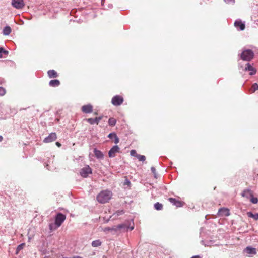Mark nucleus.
Instances as JSON below:
<instances>
[{
  "label": "nucleus",
  "instance_id": "nucleus-1",
  "mask_svg": "<svg viewBox=\"0 0 258 258\" xmlns=\"http://www.w3.org/2000/svg\"><path fill=\"white\" fill-rule=\"evenodd\" d=\"M112 196V192L108 190L101 191L96 197L97 201L101 204L108 202Z\"/></svg>",
  "mask_w": 258,
  "mask_h": 258
},
{
  "label": "nucleus",
  "instance_id": "nucleus-2",
  "mask_svg": "<svg viewBox=\"0 0 258 258\" xmlns=\"http://www.w3.org/2000/svg\"><path fill=\"white\" fill-rule=\"evenodd\" d=\"M254 56V53L251 50H244L241 54V58L244 61H249Z\"/></svg>",
  "mask_w": 258,
  "mask_h": 258
},
{
  "label": "nucleus",
  "instance_id": "nucleus-3",
  "mask_svg": "<svg viewBox=\"0 0 258 258\" xmlns=\"http://www.w3.org/2000/svg\"><path fill=\"white\" fill-rule=\"evenodd\" d=\"M66 219L65 215L60 213H58L55 218V225L56 226V227H60Z\"/></svg>",
  "mask_w": 258,
  "mask_h": 258
},
{
  "label": "nucleus",
  "instance_id": "nucleus-4",
  "mask_svg": "<svg viewBox=\"0 0 258 258\" xmlns=\"http://www.w3.org/2000/svg\"><path fill=\"white\" fill-rule=\"evenodd\" d=\"M12 6L17 9H21L25 6L23 0H12Z\"/></svg>",
  "mask_w": 258,
  "mask_h": 258
},
{
  "label": "nucleus",
  "instance_id": "nucleus-5",
  "mask_svg": "<svg viewBox=\"0 0 258 258\" xmlns=\"http://www.w3.org/2000/svg\"><path fill=\"white\" fill-rule=\"evenodd\" d=\"M91 173L92 169L88 165L82 168L80 172L81 176L84 178L87 177L88 175Z\"/></svg>",
  "mask_w": 258,
  "mask_h": 258
},
{
  "label": "nucleus",
  "instance_id": "nucleus-6",
  "mask_svg": "<svg viewBox=\"0 0 258 258\" xmlns=\"http://www.w3.org/2000/svg\"><path fill=\"white\" fill-rule=\"evenodd\" d=\"M123 98L121 96L116 95L112 98L111 103L114 106H119L123 103Z\"/></svg>",
  "mask_w": 258,
  "mask_h": 258
},
{
  "label": "nucleus",
  "instance_id": "nucleus-7",
  "mask_svg": "<svg viewBox=\"0 0 258 258\" xmlns=\"http://www.w3.org/2000/svg\"><path fill=\"white\" fill-rule=\"evenodd\" d=\"M57 139V135L55 133H50L48 137L43 140V142L45 143H50L55 141Z\"/></svg>",
  "mask_w": 258,
  "mask_h": 258
},
{
  "label": "nucleus",
  "instance_id": "nucleus-8",
  "mask_svg": "<svg viewBox=\"0 0 258 258\" xmlns=\"http://www.w3.org/2000/svg\"><path fill=\"white\" fill-rule=\"evenodd\" d=\"M119 152V148L118 146H114L109 151L108 156L110 158L115 156L116 153Z\"/></svg>",
  "mask_w": 258,
  "mask_h": 258
},
{
  "label": "nucleus",
  "instance_id": "nucleus-9",
  "mask_svg": "<svg viewBox=\"0 0 258 258\" xmlns=\"http://www.w3.org/2000/svg\"><path fill=\"white\" fill-rule=\"evenodd\" d=\"M218 215L219 216H228L230 215L229 210L226 208H220L218 210Z\"/></svg>",
  "mask_w": 258,
  "mask_h": 258
},
{
  "label": "nucleus",
  "instance_id": "nucleus-10",
  "mask_svg": "<svg viewBox=\"0 0 258 258\" xmlns=\"http://www.w3.org/2000/svg\"><path fill=\"white\" fill-rule=\"evenodd\" d=\"M81 110L85 113H90L93 111V106L90 104L83 105L81 108Z\"/></svg>",
  "mask_w": 258,
  "mask_h": 258
},
{
  "label": "nucleus",
  "instance_id": "nucleus-11",
  "mask_svg": "<svg viewBox=\"0 0 258 258\" xmlns=\"http://www.w3.org/2000/svg\"><path fill=\"white\" fill-rule=\"evenodd\" d=\"M115 232L127 230L129 227L125 224H121L116 226H114Z\"/></svg>",
  "mask_w": 258,
  "mask_h": 258
},
{
  "label": "nucleus",
  "instance_id": "nucleus-12",
  "mask_svg": "<svg viewBox=\"0 0 258 258\" xmlns=\"http://www.w3.org/2000/svg\"><path fill=\"white\" fill-rule=\"evenodd\" d=\"M102 119V116H99L98 117H96L94 119L93 118H88L86 119L87 121L90 124L93 125L94 124H96L98 125L99 124V121Z\"/></svg>",
  "mask_w": 258,
  "mask_h": 258
},
{
  "label": "nucleus",
  "instance_id": "nucleus-13",
  "mask_svg": "<svg viewBox=\"0 0 258 258\" xmlns=\"http://www.w3.org/2000/svg\"><path fill=\"white\" fill-rule=\"evenodd\" d=\"M168 200L170 203L175 205L177 207H180L183 205V202L180 201H178L174 198H169L168 199Z\"/></svg>",
  "mask_w": 258,
  "mask_h": 258
},
{
  "label": "nucleus",
  "instance_id": "nucleus-14",
  "mask_svg": "<svg viewBox=\"0 0 258 258\" xmlns=\"http://www.w3.org/2000/svg\"><path fill=\"white\" fill-rule=\"evenodd\" d=\"M234 26L237 28H239L240 30H243L245 27L244 23L240 20L235 21Z\"/></svg>",
  "mask_w": 258,
  "mask_h": 258
},
{
  "label": "nucleus",
  "instance_id": "nucleus-15",
  "mask_svg": "<svg viewBox=\"0 0 258 258\" xmlns=\"http://www.w3.org/2000/svg\"><path fill=\"white\" fill-rule=\"evenodd\" d=\"M253 192L251 190L245 189L243 191L241 194V196L243 197H245L247 199H249L252 196Z\"/></svg>",
  "mask_w": 258,
  "mask_h": 258
},
{
  "label": "nucleus",
  "instance_id": "nucleus-16",
  "mask_svg": "<svg viewBox=\"0 0 258 258\" xmlns=\"http://www.w3.org/2000/svg\"><path fill=\"white\" fill-rule=\"evenodd\" d=\"M244 70L249 71V74L250 75H254L256 72V69L249 63L246 65L244 69Z\"/></svg>",
  "mask_w": 258,
  "mask_h": 258
},
{
  "label": "nucleus",
  "instance_id": "nucleus-17",
  "mask_svg": "<svg viewBox=\"0 0 258 258\" xmlns=\"http://www.w3.org/2000/svg\"><path fill=\"white\" fill-rule=\"evenodd\" d=\"M244 251L248 254L255 255L256 254V251L255 248L247 247L246 248H245Z\"/></svg>",
  "mask_w": 258,
  "mask_h": 258
},
{
  "label": "nucleus",
  "instance_id": "nucleus-18",
  "mask_svg": "<svg viewBox=\"0 0 258 258\" xmlns=\"http://www.w3.org/2000/svg\"><path fill=\"white\" fill-rule=\"evenodd\" d=\"M108 137L109 138L111 139H114V143L115 144H117L119 142V138L117 136L116 134L115 133H114V132L110 133L108 135Z\"/></svg>",
  "mask_w": 258,
  "mask_h": 258
},
{
  "label": "nucleus",
  "instance_id": "nucleus-19",
  "mask_svg": "<svg viewBox=\"0 0 258 258\" xmlns=\"http://www.w3.org/2000/svg\"><path fill=\"white\" fill-rule=\"evenodd\" d=\"M94 153L95 157L98 159H103L104 155L101 151L96 149H94Z\"/></svg>",
  "mask_w": 258,
  "mask_h": 258
},
{
  "label": "nucleus",
  "instance_id": "nucleus-20",
  "mask_svg": "<svg viewBox=\"0 0 258 258\" xmlns=\"http://www.w3.org/2000/svg\"><path fill=\"white\" fill-rule=\"evenodd\" d=\"M49 78H56L58 76L57 73L54 70H49L47 72Z\"/></svg>",
  "mask_w": 258,
  "mask_h": 258
},
{
  "label": "nucleus",
  "instance_id": "nucleus-21",
  "mask_svg": "<svg viewBox=\"0 0 258 258\" xmlns=\"http://www.w3.org/2000/svg\"><path fill=\"white\" fill-rule=\"evenodd\" d=\"M49 84L51 87H56L60 85V81L58 80H51Z\"/></svg>",
  "mask_w": 258,
  "mask_h": 258
},
{
  "label": "nucleus",
  "instance_id": "nucleus-22",
  "mask_svg": "<svg viewBox=\"0 0 258 258\" xmlns=\"http://www.w3.org/2000/svg\"><path fill=\"white\" fill-rule=\"evenodd\" d=\"M11 32V28L10 26H6L3 31V34L5 35H8Z\"/></svg>",
  "mask_w": 258,
  "mask_h": 258
},
{
  "label": "nucleus",
  "instance_id": "nucleus-23",
  "mask_svg": "<svg viewBox=\"0 0 258 258\" xmlns=\"http://www.w3.org/2000/svg\"><path fill=\"white\" fill-rule=\"evenodd\" d=\"M102 242L100 240H96L92 242L91 245L94 247H97L101 246Z\"/></svg>",
  "mask_w": 258,
  "mask_h": 258
},
{
  "label": "nucleus",
  "instance_id": "nucleus-24",
  "mask_svg": "<svg viewBox=\"0 0 258 258\" xmlns=\"http://www.w3.org/2000/svg\"><path fill=\"white\" fill-rule=\"evenodd\" d=\"M247 215L248 216V217L252 218L254 219L255 220H258V213L254 214L251 212H248L247 213Z\"/></svg>",
  "mask_w": 258,
  "mask_h": 258
},
{
  "label": "nucleus",
  "instance_id": "nucleus-25",
  "mask_svg": "<svg viewBox=\"0 0 258 258\" xmlns=\"http://www.w3.org/2000/svg\"><path fill=\"white\" fill-rule=\"evenodd\" d=\"M258 90V84L257 83H254L251 88L249 90V92L250 93H254L255 91Z\"/></svg>",
  "mask_w": 258,
  "mask_h": 258
},
{
  "label": "nucleus",
  "instance_id": "nucleus-26",
  "mask_svg": "<svg viewBox=\"0 0 258 258\" xmlns=\"http://www.w3.org/2000/svg\"><path fill=\"white\" fill-rule=\"evenodd\" d=\"M8 54V51L5 50L3 48H0V58H3L5 57V56L7 55Z\"/></svg>",
  "mask_w": 258,
  "mask_h": 258
},
{
  "label": "nucleus",
  "instance_id": "nucleus-27",
  "mask_svg": "<svg viewBox=\"0 0 258 258\" xmlns=\"http://www.w3.org/2000/svg\"><path fill=\"white\" fill-rule=\"evenodd\" d=\"M116 120L114 118H110L108 120V124L111 126H114L116 124Z\"/></svg>",
  "mask_w": 258,
  "mask_h": 258
},
{
  "label": "nucleus",
  "instance_id": "nucleus-28",
  "mask_svg": "<svg viewBox=\"0 0 258 258\" xmlns=\"http://www.w3.org/2000/svg\"><path fill=\"white\" fill-rule=\"evenodd\" d=\"M154 208L157 210H161L163 209V205L162 204L157 202L155 203L154 205Z\"/></svg>",
  "mask_w": 258,
  "mask_h": 258
},
{
  "label": "nucleus",
  "instance_id": "nucleus-29",
  "mask_svg": "<svg viewBox=\"0 0 258 258\" xmlns=\"http://www.w3.org/2000/svg\"><path fill=\"white\" fill-rule=\"evenodd\" d=\"M124 213V211L123 210H118L117 211H116L115 213H114L113 214V216H114L115 217H117L120 215H123Z\"/></svg>",
  "mask_w": 258,
  "mask_h": 258
},
{
  "label": "nucleus",
  "instance_id": "nucleus-30",
  "mask_svg": "<svg viewBox=\"0 0 258 258\" xmlns=\"http://www.w3.org/2000/svg\"><path fill=\"white\" fill-rule=\"evenodd\" d=\"M25 245V243H22L18 246L17 249H16V253L17 254L18 253V252L24 248Z\"/></svg>",
  "mask_w": 258,
  "mask_h": 258
},
{
  "label": "nucleus",
  "instance_id": "nucleus-31",
  "mask_svg": "<svg viewBox=\"0 0 258 258\" xmlns=\"http://www.w3.org/2000/svg\"><path fill=\"white\" fill-rule=\"evenodd\" d=\"M138 159L140 161H144L146 160V157L144 155L138 154L137 156Z\"/></svg>",
  "mask_w": 258,
  "mask_h": 258
},
{
  "label": "nucleus",
  "instance_id": "nucleus-32",
  "mask_svg": "<svg viewBox=\"0 0 258 258\" xmlns=\"http://www.w3.org/2000/svg\"><path fill=\"white\" fill-rule=\"evenodd\" d=\"M250 202L253 204H256L258 202V199L257 198H255L253 197V195L250 198Z\"/></svg>",
  "mask_w": 258,
  "mask_h": 258
},
{
  "label": "nucleus",
  "instance_id": "nucleus-33",
  "mask_svg": "<svg viewBox=\"0 0 258 258\" xmlns=\"http://www.w3.org/2000/svg\"><path fill=\"white\" fill-rule=\"evenodd\" d=\"M104 231L105 232H106V231H115V229H114V226L112 227H106L104 229Z\"/></svg>",
  "mask_w": 258,
  "mask_h": 258
},
{
  "label": "nucleus",
  "instance_id": "nucleus-34",
  "mask_svg": "<svg viewBox=\"0 0 258 258\" xmlns=\"http://www.w3.org/2000/svg\"><path fill=\"white\" fill-rule=\"evenodd\" d=\"M130 154L132 156L136 157L138 156V154L135 150H132L130 152Z\"/></svg>",
  "mask_w": 258,
  "mask_h": 258
},
{
  "label": "nucleus",
  "instance_id": "nucleus-35",
  "mask_svg": "<svg viewBox=\"0 0 258 258\" xmlns=\"http://www.w3.org/2000/svg\"><path fill=\"white\" fill-rule=\"evenodd\" d=\"M6 93L5 90L3 87H0V96H3Z\"/></svg>",
  "mask_w": 258,
  "mask_h": 258
},
{
  "label": "nucleus",
  "instance_id": "nucleus-36",
  "mask_svg": "<svg viewBox=\"0 0 258 258\" xmlns=\"http://www.w3.org/2000/svg\"><path fill=\"white\" fill-rule=\"evenodd\" d=\"M151 169L152 173L154 174L155 177L156 178H157V173L156 172V169L154 167H151Z\"/></svg>",
  "mask_w": 258,
  "mask_h": 258
},
{
  "label": "nucleus",
  "instance_id": "nucleus-37",
  "mask_svg": "<svg viewBox=\"0 0 258 258\" xmlns=\"http://www.w3.org/2000/svg\"><path fill=\"white\" fill-rule=\"evenodd\" d=\"M57 228V227H56V226L54 227L53 224H49V229L51 231L54 230L56 229Z\"/></svg>",
  "mask_w": 258,
  "mask_h": 258
},
{
  "label": "nucleus",
  "instance_id": "nucleus-38",
  "mask_svg": "<svg viewBox=\"0 0 258 258\" xmlns=\"http://www.w3.org/2000/svg\"><path fill=\"white\" fill-rule=\"evenodd\" d=\"M226 3H234L235 0H224Z\"/></svg>",
  "mask_w": 258,
  "mask_h": 258
},
{
  "label": "nucleus",
  "instance_id": "nucleus-39",
  "mask_svg": "<svg viewBox=\"0 0 258 258\" xmlns=\"http://www.w3.org/2000/svg\"><path fill=\"white\" fill-rule=\"evenodd\" d=\"M55 144H56V145L57 147H61V144L59 142H56L55 143Z\"/></svg>",
  "mask_w": 258,
  "mask_h": 258
},
{
  "label": "nucleus",
  "instance_id": "nucleus-40",
  "mask_svg": "<svg viewBox=\"0 0 258 258\" xmlns=\"http://www.w3.org/2000/svg\"><path fill=\"white\" fill-rule=\"evenodd\" d=\"M130 184V182L128 180H126L124 183V185H129Z\"/></svg>",
  "mask_w": 258,
  "mask_h": 258
},
{
  "label": "nucleus",
  "instance_id": "nucleus-41",
  "mask_svg": "<svg viewBox=\"0 0 258 258\" xmlns=\"http://www.w3.org/2000/svg\"><path fill=\"white\" fill-rule=\"evenodd\" d=\"M191 258H201V257L198 255H196V256H192Z\"/></svg>",
  "mask_w": 258,
  "mask_h": 258
},
{
  "label": "nucleus",
  "instance_id": "nucleus-42",
  "mask_svg": "<svg viewBox=\"0 0 258 258\" xmlns=\"http://www.w3.org/2000/svg\"><path fill=\"white\" fill-rule=\"evenodd\" d=\"M3 140V137L2 136H0V142Z\"/></svg>",
  "mask_w": 258,
  "mask_h": 258
},
{
  "label": "nucleus",
  "instance_id": "nucleus-43",
  "mask_svg": "<svg viewBox=\"0 0 258 258\" xmlns=\"http://www.w3.org/2000/svg\"><path fill=\"white\" fill-rule=\"evenodd\" d=\"M133 229H134V227H133V226H132V227H131L130 228V230H133Z\"/></svg>",
  "mask_w": 258,
  "mask_h": 258
},
{
  "label": "nucleus",
  "instance_id": "nucleus-44",
  "mask_svg": "<svg viewBox=\"0 0 258 258\" xmlns=\"http://www.w3.org/2000/svg\"><path fill=\"white\" fill-rule=\"evenodd\" d=\"M94 114H95V115H97V113L95 112V113H94Z\"/></svg>",
  "mask_w": 258,
  "mask_h": 258
}]
</instances>
